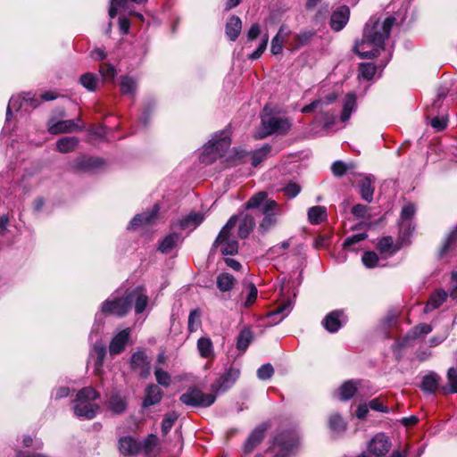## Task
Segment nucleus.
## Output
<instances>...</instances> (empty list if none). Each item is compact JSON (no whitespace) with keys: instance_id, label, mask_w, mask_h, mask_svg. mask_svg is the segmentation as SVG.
I'll use <instances>...</instances> for the list:
<instances>
[{"instance_id":"nucleus-44","label":"nucleus","mask_w":457,"mask_h":457,"mask_svg":"<svg viewBox=\"0 0 457 457\" xmlns=\"http://www.w3.org/2000/svg\"><path fill=\"white\" fill-rule=\"evenodd\" d=\"M197 349L203 358H209L213 354L212 342L209 337H200L197 341Z\"/></svg>"},{"instance_id":"nucleus-9","label":"nucleus","mask_w":457,"mask_h":457,"mask_svg":"<svg viewBox=\"0 0 457 457\" xmlns=\"http://www.w3.org/2000/svg\"><path fill=\"white\" fill-rule=\"evenodd\" d=\"M129 308V299L127 298V295L120 298L107 299L102 304V312L104 313L112 314L117 317H122L126 315Z\"/></svg>"},{"instance_id":"nucleus-57","label":"nucleus","mask_w":457,"mask_h":457,"mask_svg":"<svg viewBox=\"0 0 457 457\" xmlns=\"http://www.w3.org/2000/svg\"><path fill=\"white\" fill-rule=\"evenodd\" d=\"M361 260L367 268H374L378 262V256L376 253L368 251L363 253Z\"/></svg>"},{"instance_id":"nucleus-56","label":"nucleus","mask_w":457,"mask_h":457,"mask_svg":"<svg viewBox=\"0 0 457 457\" xmlns=\"http://www.w3.org/2000/svg\"><path fill=\"white\" fill-rule=\"evenodd\" d=\"M368 237L367 233H359L353 235L351 237H348L344 241L343 246L344 248H352L354 245L357 243L365 240Z\"/></svg>"},{"instance_id":"nucleus-31","label":"nucleus","mask_w":457,"mask_h":457,"mask_svg":"<svg viewBox=\"0 0 457 457\" xmlns=\"http://www.w3.org/2000/svg\"><path fill=\"white\" fill-rule=\"evenodd\" d=\"M162 397L161 388L156 385L149 386L145 390V396L143 400V406L149 407L158 403Z\"/></svg>"},{"instance_id":"nucleus-24","label":"nucleus","mask_w":457,"mask_h":457,"mask_svg":"<svg viewBox=\"0 0 457 457\" xmlns=\"http://www.w3.org/2000/svg\"><path fill=\"white\" fill-rule=\"evenodd\" d=\"M296 445L297 440L295 438L286 442L283 435L276 437L274 446L278 447L279 452L276 453L275 457H287V455L294 451Z\"/></svg>"},{"instance_id":"nucleus-36","label":"nucleus","mask_w":457,"mask_h":457,"mask_svg":"<svg viewBox=\"0 0 457 457\" xmlns=\"http://www.w3.org/2000/svg\"><path fill=\"white\" fill-rule=\"evenodd\" d=\"M356 108V96L354 94H348L344 101L343 111L340 116V120L343 122H346L353 112L355 111Z\"/></svg>"},{"instance_id":"nucleus-23","label":"nucleus","mask_w":457,"mask_h":457,"mask_svg":"<svg viewBox=\"0 0 457 457\" xmlns=\"http://www.w3.org/2000/svg\"><path fill=\"white\" fill-rule=\"evenodd\" d=\"M140 442V453L145 457H155L158 453V438L155 435L150 434L146 438Z\"/></svg>"},{"instance_id":"nucleus-55","label":"nucleus","mask_w":457,"mask_h":457,"mask_svg":"<svg viewBox=\"0 0 457 457\" xmlns=\"http://www.w3.org/2000/svg\"><path fill=\"white\" fill-rule=\"evenodd\" d=\"M273 374L274 369L270 363L263 364L257 370V377L261 380L269 379Z\"/></svg>"},{"instance_id":"nucleus-27","label":"nucleus","mask_w":457,"mask_h":457,"mask_svg":"<svg viewBox=\"0 0 457 457\" xmlns=\"http://www.w3.org/2000/svg\"><path fill=\"white\" fill-rule=\"evenodd\" d=\"M288 34L289 31L287 29L286 26L282 25L271 40L270 52L272 54L277 55L282 53L283 45Z\"/></svg>"},{"instance_id":"nucleus-41","label":"nucleus","mask_w":457,"mask_h":457,"mask_svg":"<svg viewBox=\"0 0 457 457\" xmlns=\"http://www.w3.org/2000/svg\"><path fill=\"white\" fill-rule=\"evenodd\" d=\"M378 249L381 253L393 255L398 251L399 247L394 244V240L391 237H385L378 241Z\"/></svg>"},{"instance_id":"nucleus-45","label":"nucleus","mask_w":457,"mask_h":457,"mask_svg":"<svg viewBox=\"0 0 457 457\" xmlns=\"http://www.w3.org/2000/svg\"><path fill=\"white\" fill-rule=\"evenodd\" d=\"M120 87L123 95L134 96L137 91V83L133 78L123 76L120 78Z\"/></svg>"},{"instance_id":"nucleus-49","label":"nucleus","mask_w":457,"mask_h":457,"mask_svg":"<svg viewBox=\"0 0 457 457\" xmlns=\"http://www.w3.org/2000/svg\"><path fill=\"white\" fill-rule=\"evenodd\" d=\"M457 240V226L448 234L446 237L443 246L439 252V255L441 258H443L446 253L449 251L451 246L455 243Z\"/></svg>"},{"instance_id":"nucleus-1","label":"nucleus","mask_w":457,"mask_h":457,"mask_svg":"<svg viewBox=\"0 0 457 457\" xmlns=\"http://www.w3.org/2000/svg\"><path fill=\"white\" fill-rule=\"evenodd\" d=\"M395 18L388 16L383 21L372 16L366 23L361 42L354 46V51L361 58H374L384 48L385 40L388 38Z\"/></svg>"},{"instance_id":"nucleus-16","label":"nucleus","mask_w":457,"mask_h":457,"mask_svg":"<svg viewBox=\"0 0 457 457\" xmlns=\"http://www.w3.org/2000/svg\"><path fill=\"white\" fill-rule=\"evenodd\" d=\"M204 220V215L202 212H190L189 214L179 219L173 223L174 227L180 229L193 230L198 227Z\"/></svg>"},{"instance_id":"nucleus-30","label":"nucleus","mask_w":457,"mask_h":457,"mask_svg":"<svg viewBox=\"0 0 457 457\" xmlns=\"http://www.w3.org/2000/svg\"><path fill=\"white\" fill-rule=\"evenodd\" d=\"M266 430V427L261 426L256 428L247 438L245 444V452L251 453L258 444L262 442L264 438V433Z\"/></svg>"},{"instance_id":"nucleus-10","label":"nucleus","mask_w":457,"mask_h":457,"mask_svg":"<svg viewBox=\"0 0 457 457\" xmlns=\"http://www.w3.org/2000/svg\"><path fill=\"white\" fill-rule=\"evenodd\" d=\"M239 376V369L230 367L215 381L212 388L213 391H226L235 384Z\"/></svg>"},{"instance_id":"nucleus-8","label":"nucleus","mask_w":457,"mask_h":457,"mask_svg":"<svg viewBox=\"0 0 457 457\" xmlns=\"http://www.w3.org/2000/svg\"><path fill=\"white\" fill-rule=\"evenodd\" d=\"M83 128L84 124L80 118L58 121H56L54 119H50L47 122L48 132L52 135L71 133L74 131L82 130Z\"/></svg>"},{"instance_id":"nucleus-20","label":"nucleus","mask_w":457,"mask_h":457,"mask_svg":"<svg viewBox=\"0 0 457 457\" xmlns=\"http://www.w3.org/2000/svg\"><path fill=\"white\" fill-rule=\"evenodd\" d=\"M119 449L123 455H137L140 453V442L131 436H123L119 441Z\"/></svg>"},{"instance_id":"nucleus-34","label":"nucleus","mask_w":457,"mask_h":457,"mask_svg":"<svg viewBox=\"0 0 457 457\" xmlns=\"http://www.w3.org/2000/svg\"><path fill=\"white\" fill-rule=\"evenodd\" d=\"M292 303L290 301L282 303L269 314L271 322L277 324L283 320L291 312Z\"/></svg>"},{"instance_id":"nucleus-17","label":"nucleus","mask_w":457,"mask_h":457,"mask_svg":"<svg viewBox=\"0 0 457 457\" xmlns=\"http://www.w3.org/2000/svg\"><path fill=\"white\" fill-rule=\"evenodd\" d=\"M368 448L371 453L381 456L389 451L390 442L385 435L378 434L371 439Z\"/></svg>"},{"instance_id":"nucleus-37","label":"nucleus","mask_w":457,"mask_h":457,"mask_svg":"<svg viewBox=\"0 0 457 457\" xmlns=\"http://www.w3.org/2000/svg\"><path fill=\"white\" fill-rule=\"evenodd\" d=\"M79 144L76 137H64L57 140L56 148L60 153H70L75 150Z\"/></svg>"},{"instance_id":"nucleus-21","label":"nucleus","mask_w":457,"mask_h":457,"mask_svg":"<svg viewBox=\"0 0 457 457\" xmlns=\"http://www.w3.org/2000/svg\"><path fill=\"white\" fill-rule=\"evenodd\" d=\"M237 217V225H238L237 237L246 238L255 226L254 218L249 214H243Z\"/></svg>"},{"instance_id":"nucleus-38","label":"nucleus","mask_w":457,"mask_h":457,"mask_svg":"<svg viewBox=\"0 0 457 457\" xmlns=\"http://www.w3.org/2000/svg\"><path fill=\"white\" fill-rule=\"evenodd\" d=\"M236 279L234 276L229 273H220L218 275L216 278L217 287L221 292H228L233 288L235 286Z\"/></svg>"},{"instance_id":"nucleus-54","label":"nucleus","mask_w":457,"mask_h":457,"mask_svg":"<svg viewBox=\"0 0 457 457\" xmlns=\"http://www.w3.org/2000/svg\"><path fill=\"white\" fill-rule=\"evenodd\" d=\"M360 74L365 79H371L376 73V66L372 63H361L360 65Z\"/></svg>"},{"instance_id":"nucleus-11","label":"nucleus","mask_w":457,"mask_h":457,"mask_svg":"<svg viewBox=\"0 0 457 457\" xmlns=\"http://www.w3.org/2000/svg\"><path fill=\"white\" fill-rule=\"evenodd\" d=\"M130 333L131 329L127 328L113 336L109 345V353L111 355H118L124 351L130 338Z\"/></svg>"},{"instance_id":"nucleus-39","label":"nucleus","mask_w":457,"mask_h":457,"mask_svg":"<svg viewBox=\"0 0 457 457\" xmlns=\"http://www.w3.org/2000/svg\"><path fill=\"white\" fill-rule=\"evenodd\" d=\"M374 187H372V181L370 177H365L360 182V194L361 198L370 203L373 199Z\"/></svg>"},{"instance_id":"nucleus-43","label":"nucleus","mask_w":457,"mask_h":457,"mask_svg":"<svg viewBox=\"0 0 457 457\" xmlns=\"http://www.w3.org/2000/svg\"><path fill=\"white\" fill-rule=\"evenodd\" d=\"M253 340V332L245 328L242 329L237 337V348L244 353Z\"/></svg>"},{"instance_id":"nucleus-25","label":"nucleus","mask_w":457,"mask_h":457,"mask_svg":"<svg viewBox=\"0 0 457 457\" xmlns=\"http://www.w3.org/2000/svg\"><path fill=\"white\" fill-rule=\"evenodd\" d=\"M106 355L105 345L102 342H96L90 350V358L95 361V370L100 372Z\"/></svg>"},{"instance_id":"nucleus-48","label":"nucleus","mask_w":457,"mask_h":457,"mask_svg":"<svg viewBox=\"0 0 457 457\" xmlns=\"http://www.w3.org/2000/svg\"><path fill=\"white\" fill-rule=\"evenodd\" d=\"M201 326V312L192 310L188 316L187 328L190 333L195 332Z\"/></svg>"},{"instance_id":"nucleus-33","label":"nucleus","mask_w":457,"mask_h":457,"mask_svg":"<svg viewBox=\"0 0 457 457\" xmlns=\"http://www.w3.org/2000/svg\"><path fill=\"white\" fill-rule=\"evenodd\" d=\"M447 298V293L444 290H437L429 297L425 308V312H430L437 309Z\"/></svg>"},{"instance_id":"nucleus-50","label":"nucleus","mask_w":457,"mask_h":457,"mask_svg":"<svg viewBox=\"0 0 457 457\" xmlns=\"http://www.w3.org/2000/svg\"><path fill=\"white\" fill-rule=\"evenodd\" d=\"M329 428L335 432L344 431L345 428V422L338 414H333L329 418Z\"/></svg>"},{"instance_id":"nucleus-63","label":"nucleus","mask_w":457,"mask_h":457,"mask_svg":"<svg viewBox=\"0 0 457 457\" xmlns=\"http://www.w3.org/2000/svg\"><path fill=\"white\" fill-rule=\"evenodd\" d=\"M284 193L290 198L295 197L301 191V187L296 183H289L283 188Z\"/></svg>"},{"instance_id":"nucleus-29","label":"nucleus","mask_w":457,"mask_h":457,"mask_svg":"<svg viewBox=\"0 0 457 457\" xmlns=\"http://www.w3.org/2000/svg\"><path fill=\"white\" fill-rule=\"evenodd\" d=\"M225 162L228 166H236L240 163H244L248 162L249 154L248 153L239 150V149H233L229 152L226 151L225 154Z\"/></svg>"},{"instance_id":"nucleus-28","label":"nucleus","mask_w":457,"mask_h":457,"mask_svg":"<svg viewBox=\"0 0 457 457\" xmlns=\"http://www.w3.org/2000/svg\"><path fill=\"white\" fill-rule=\"evenodd\" d=\"M360 381L348 380L345 381L337 391L338 398L341 401H347L353 397L356 394Z\"/></svg>"},{"instance_id":"nucleus-4","label":"nucleus","mask_w":457,"mask_h":457,"mask_svg":"<svg viewBox=\"0 0 457 457\" xmlns=\"http://www.w3.org/2000/svg\"><path fill=\"white\" fill-rule=\"evenodd\" d=\"M237 217L232 216L220 231L212 249H219L223 255H234L238 251L237 236L235 234Z\"/></svg>"},{"instance_id":"nucleus-59","label":"nucleus","mask_w":457,"mask_h":457,"mask_svg":"<svg viewBox=\"0 0 457 457\" xmlns=\"http://www.w3.org/2000/svg\"><path fill=\"white\" fill-rule=\"evenodd\" d=\"M99 163L100 161L98 159L91 157H83L77 162L78 168L80 170L91 169L96 167Z\"/></svg>"},{"instance_id":"nucleus-6","label":"nucleus","mask_w":457,"mask_h":457,"mask_svg":"<svg viewBox=\"0 0 457 457\" xmlns=\"http://www.w3.org/2000/svg\"><path fill=\"white\" fill-rule=\"evenodd\" d=\"M291 128V121L288 118L284 116H272L264 114L262 117V131L259 135L260 137L277 134H286Z\"/></svg>"},{"instance_id":"nucleus-46","label":"nucleus","mask_w":457,"mask_h":457,"mask_svg":"<svg viewBox=\"0 0 457 457\" xmlns=\"http://www.w3.org/2000/svg\"><path fill=\"white\" fill-rule=\"evenodd\" d=\"M439 377L436 373L425 376L421 382V389L428 393H434L438 387Z\"/></svg>"},{"instance_id":"nucleus-5","label":"nucleus","mask_w":457,"mask_h":457,"mask_svg":"<svg viewBox=\"0 0 457 457\" xmlns=\"http://www.w3.org/2000/svg\"><path fill=\"white\" fill-rule=\"evenodd\" d=\"M229 146L230 138L228 132L221 131L220 134H216L208 144L204 145L200 155L201 162L211 164L218 158H223Z\"/></svg>"},{"instance_id":"nucleus-62","label":"nucleus","mask_w":457,"mask_h":457,"mask_svg":"<svg viewBox=\"0 0 457 457\" xmlns=\"http://www.w3.org/2000/svg\"><path fill=\"white\" fill-rule=\"evenodd\" d=\"M248 290H249L248 295H247L246 300L245 302V307H249L256 301L257 294H258L257 288L253 284L248 285Z\"/></svg>"},{"instance_id":"nucleus-51","label":"nucleus","mask_w":457,"mask_h":457,"mask_svg":"<svg viewBox=\"0 0 457 457\" xmlns=\"http://www.w3.org/2000/svg\"><path fill=\"white\" fill-rule=\"evenodd\" d=\"M432 328L430 325L426 323H421L417 326H415L411 332L409 333V337L411 338H417L421 335H426L431 332Z\"/></svg>"},{"instance_id":"nucleus-35","label":"nucleus","mask_w":457,"mask_h":457,"mask_svg":"<svg viewBox=\"0 0 457 457\" xmlns=\"http://www.w3.org/2000/svg\"><path fill=\"white\" fill-rule=\"evenodd\" d=\"M181 242V237L178 233H171L166 236L160 243L158 250L163 253H170L177 245Z\"/></svg>"},{"instance_id":"nucleus-58","label":"nucleus","mask_w":457,"mask_h":457,"mask_svg":"<svg viewBox=\"0 0 457 457\" xmlns=\"http://www.w3.org/2000/svg\"><path fill=\"white\" fill-rule=\"evenodd\" d=\"M268 41H269V36H268V34H265L262 37V41H261L259 46L257 47V49L248 56L249 59H251V60L259 59L262 56V54L264 53V51L266 50Z\"/></svg>"},{"instance_id":"nucleus-47","label":"nucleus","mask_w":457,"mask_h":457,"mask_svg":"<svg viewBox=\"0 0 457 457\" xmlns=\"http://www.w3.org/2000/svg\"><path fill=\"white\" fill-rule=\"evenodd\" d=\"M447 386L444 387L445 393H457V368H450L447 372Z\"/></svg>"},{"instance_id":"nucleus-12","label":"nucleus","mask_w":457,"mask_h":457,"mask_svg":"<svg viewBox=\"0 0 457 457\" xmlns=\"http://www.w3.org/2000/svg\"><path fill=\"white\" fill-rule=\"evenodd\" d=\"M126 295L127 298L129 299V308H131L132 303H135L136 313H141L145 310L148 303V297L143 287H138L135 289L128 290Z\"/></svg>"},{"instance_id":"nucleus-15","label":"nucleus","mask_w":457,"mask_h":457,"mask_svg":"<svg viewBox=\"0 0 457 457\" xmlns=\"http://www.w3.org/2000/svg\"><path fill=\"white\" fill-rule=\"evenodd\" d=\"M350 9L346 5L339 6L330 17V26L335 31H340L348 22Z\"/></svg>"},{"instance_id":"nucleus-32","label":"nucleus","mask_w":457,"mask_h":457,"mask_svg":"<svg viewBox=\"0 0 457 457\" xmlns=\"http://www.w3.org/2000/svg\"><path fill=\"white\" fill-rule=\"evenodd\" d=\"M307 215L311 224L319 225L327 220V208L320 205L312 206L308 210Z\"/></svg>"},{"instance_id":"nucleus-7","label":"nucleus","mask_w":457,"mask_h":457,"mask_svg":"<svg viewBox=\"0 0 457 457\" xmlns=\"http://www.w3.org/2000/svg\"><path fill=\"white\" fill-rule=\"evenodd\" d=\"M179 400L187 406L206 408L214 403L216 395L205 394L196 387H189L180 395Z\"/></svg>"},{"instance_id":"nucleus-60","label":"nucleus","mask_w":457,"mask_h":457,"mask_svg":"<svg viewBox=\"0 0 457 457\" xmlns=\"http://www.w3.org/2000/svg\"><path fill=\"white\" fill-rule=\"evenodd\" d=\"M416 212V208L414 204H408L404 205L401 212V221H408L411 220Z\"/></svg>"},{"instance_id":"nucleus-52","label":"nucleus","mask_w":457,"mask_h":457,"mask_svg":"<svg viewBox=\"0 0 457 457\" xmlns=\"http://www.w3.org/2000/svg\"><path fill=\"white\" fill-rule=\"evenodd\" d=\"M99 72L104 79L112 80L116 76V70L113 65L103 63L100 65Z\"/></svg>"},{"instance_id":"nucleus-53","label":"nucleus","mask_w":457,"mask_h":457,"mask_svg":"<svg viewBox=\"0 0 457 457\" xmlns=\"http://www.w3.org/2000/svg\"><path fill=\"white\" fill-rule=\"evenodd\" d=\"M177 419L178 415L175 412L165 414L162 423V432L163 435L170 431Z\"/></svg>"},{"instance_id":"nucleus-42","label":"nucleus","mask_w":457,"mask_h":457,"mask_svg":"<svg viewBox=\"0 0 457 457\" xmlns=\"http://www.w3.org/2000/svg\"><path fill=\"white\" fill-rule=\"evenodd\" d=\"M79 82L86 89L94 92L98 87L99 79L96 74L87 72L80 76Z\"/></svg>"},{"instance_id":"nucleus-61","label":"nucleus","mask_w":457,"mask_h":457,"mask_svg":"<svg viewBox=\"0 0 457 457\" xmlns=\"http://www.w3.org/2000/svg\"><path fill=\"white\" fill-rule=\"evenodd\" d=\"M154 374H155L156 380L160 385L164 386H170V377L166 371H164L161 369H156L154 371Z\"/></svg>"},{"instance_id":"nucleus-14","label":"nucleus","mask_w":457,"mask_h":457,"mask_svg":"<svg viewBox=\"0 0 457 457\" xmlns=\"http://www.w3.org/2000/svg\"><path fill=\"white\" fill-rule=\"evenodd\" d=\"M159 210V206L155 204L150 212L136 215L129 222L128 228L136 230L142 226L152 224L157 219Z\"/></svg>"},{"instance_id":"nucleus-26","label":"nucleus","mask_w":457,"mask_h":457,"mask_svg":"<svg viewBox=\"0 0 457 457\" xmlns=\"http://www.w3.org/2000/svg\"><path fill=\"white\" fill-rule=\"evenodd\" d=\"M242 29L241 19L237 16L232 15L228 19L226 23V35L231 41H235Z\"/></svg>"},{"instance_id":"nucleus-64","label":"nucleus","mask_w":457,"mask_h":457,"mask_svg":"<svg viewBox=\"0 0 457 457\" xmlns=\"http://www.w3.org/2000/svg\"><path fill=\"white\" fill-rule=\"evenodd\" d=\"M369 407L377 411L387 413L389 411V409L383 404V403L378 399L375 398L369 403Z\"/></svg>"},{"instance_id":"nucleus-22","label":"nucleus","mask_w":457,"mask_h":457,"mask_svg":"<svg viewBox=\"0 0 457 457\" xmlns=\"http://www.w3.org/2000/svg\"><path fill=\"white\" fill-rule=\"evenodd\" d=\"M344 312L334 311L328 313L323 320L324 328L330 333L337 332L343 324Z\"/></svg>"},{"instance_id":"nucleus-2","label":"nucleus","mask_w":457,"mask_h":457,"mask_svg":"<svg viewBox=\"0 0 457 457\" xmlns=\"http://www.w3.org/2000/svg\"><path fill=\"white\" fill-rule=\"evenodd\" d=\"M246 209H260L263 216L259 223L258 229L261 233H266L273 228L283 215V207L275 200L268 198L266 192L261 191L254 194L245 203Z\"/></svg>"},{"instance_id":"nucleus-13","label":"nucleus","mask_w":457,"mask_h":457,"mask_svg":"<svg viewBox=\"0 0 457 457\" xmlns=\"http://www.w3.org/2000/svg\"><path fill=\"white\" fill-rule=\"evenodd\" d=\"M39 103L38 99L30 97L29 94H26L23 96H12L7 106L6 118L7 120L10 119L12 110L19 111L23 105L36 108Z\"/></svg>"},{"instance_id":"nucleus-18","label":"nucleus","mask_w":457,"mask_h":457,"mask_svg":"<svg viewBox=\"0 0 457 457\" xmlns=\"http://www.w3.org/2000/svg\"><path fill=\"white\" fill-rule=\"evenodd\" d=\"M107 408L115 414H120L127 409V398L120 391H112L107 402Z\"/></svg>"},{"instance_id":"nucleus-40","label":"nucleus","mask_w":457,"mask_h":457,"mask_svg":"<svg viewBox=\"0 0 457 457\" xmlns=\"http://www.w3.org/2000/svg\"><path fill=\"white\" fill-rule=\"evenodd\" d=\"M270 146L266 145L254 152L249 154L248 161L251 160V163L253 167H257L262 162H263L270 152Z\"/></svg>"},{"instance_id":"nucleus-3","label":"nucleus","mask_w":457,"mask_h":457,"mask_svg":"<svg viewBox=\"0 0 457 457\" xmlns=\"http://www.w3.org/2000/svg\"><path fill=\"white\" fill-rule=\"evenodd\" d=\"M100 395L91 386L84 387L79 391L74 404V413L84 420H92L99 411V404L96 401Z\"/></svg>"},{"instance_id":"nucleus-19","label":"nucleus","mask_w":457,"mask_h":457,"mask_svg":"<svg viewBox=\"0 0 457 457\" xmlns=\"http://www.w3.org/2000/svg\"><path fill=\"white\" fill-rule=\"evenodd\" d=\"M130 364L132 369L140 371L142 377H147L150 374L149 361L143 351H137L132 354Z\"/></svg>"}]
</instances>
